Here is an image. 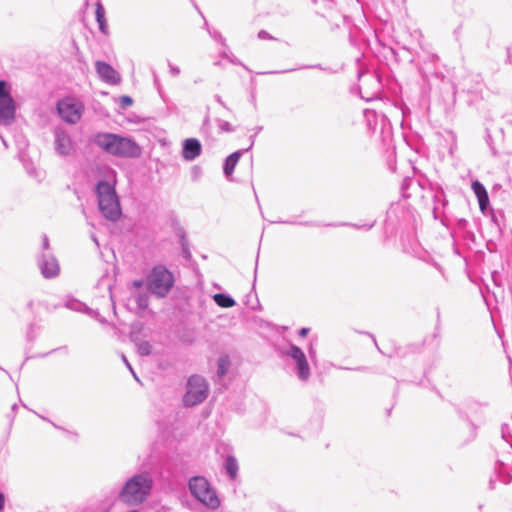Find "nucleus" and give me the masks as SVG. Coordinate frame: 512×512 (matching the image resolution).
<instances>
[{
    "label": "nucleus",
    "instance_id": "f257e3e1",
    "mask_svg": "<svg viewBox=\"0 0 512 512\" xmlns=\"http://www.w3.org/2000/svg\"><path fill=\"white\" fill-rule=\"evenodd\" d=\"M154 479L149 471H142L129 477L119 491V500L129 506L144 503L153 490Z\"/></svg>",
    "mask_w": 512,
    "mask_h": 512
},
{
    "label": "nucleus",
    "instance_id": "f03ea898",
    "mask_svg": "<svg viewBox=\"0 0 512 512\" xmlns=\"http://www.w3.org/2000/svg\"><path fill=\"white\" fill-rule=\"evenodd\" d=\"M93 143L116 157L136 158L141 154L140 146L133 139L114 133L99 132L94 135Z\"/></svg>",
    "mask_w": 512,
    "mask_h": 512
},
{
    "label": "nucleus",
    "instance_id": "7ed1b4c3",
    "mask_svg": "<svg viewBox=\"0 0 512 512\" xmlns=\"http://www.w3.org/2000/svg\"><path fill=\"white\" fill-rule=\"evenodd\" d=\"M99 210L103 216L116 221L121 215V208L114 186L106 181H100L96 187Z\"/></svg>",
    "mask_w": 512,
    "mask_h": 512
},
{
    "label": "nucleus",
    "instance_id": "20e7f679",
    "mask_svg": "<svg viewBox=\"0 0 512 512\" xmlns=\"http://www.w3.org/2000/svg\"><path fill=\"white\" fill-rule=\"evenodd\" d=\"M188 487L191 494L206 507L214 510L220 506V498L206 478L202 476L192 477L189 480Z\"/></svg>",
    "mask_w": 512,
    "mask_h": 512
},
{
    "label": "nucleus",
    "instance_id": "39448f33",
    "mask_svg": "<svg viewBox=\"0 0 512 512\" xmlns=\"http://www.w3.org/2000/svg\"><path fill=\"white\" fill-rule=\"evenodd\" d=\"M174 285V276L164 265H156L147 277L148 290L157 297H165Z\"/></svg>",
    "mask_w": 512,
    "mask_h": 512
},
{
    "label": "nucleus",
    "instance_id": "423d86ee",
    "mask_svg": "<svg viewBox=\"0 0 512 512\" xmlns=\"http://www.w3.org/2000/svg\"><path fill=\"white\" fill-rule=\"evenodd\" d=\"M208 395V383L199 375H193L188 379L187 392L183 401L186 406H195L202 403Z\"/></svg>",
    "mask_w": 512,
    "mask_h": 512
},
{
    "label": "nucleus",
    "instance_id": "0eeeda50",
    "mask_svg": "<svg viewBox=\"0 0 512 512\" xmlns=\"http://www.w3.org/2000/svg\"><path fill=\"white\" fill-rule=\"evenodd\" d=\"M11 86L0 80V125L9 126L15 120L16 103L10 93Z\"/></svg>",
    "mask_w": 512,
    "mask_h": 512
},
{
    "label": "nucleus",
    "instance_id": "6e6552de",
    "mask_svg": "<svg viewBox=\"0 0 512 512\" xmlns=\"http://www.w3.org/2000/svg\"><path fill=\"white\" fill-rule=\"evenodd\" d=\"M282 356L290 358L295 365V372L301 381H307L310 378L311 371L307 361V357L301 348L294 344H290L287 348L280 351Z\"/></svg>",
    "mask_w": 512,
    "mask_h": 512
},
{
    "label": "nucleus",
    "instance_id": "1a4fd4ad",
    "mask_svg": "<svg viewBox=\"0 0 512 512\" xmlns=\"http://www.w3.org/2000/svg\"><path fill=\"white\" fill-rule=\"evenodd\" d=\"M57 112L63 121L76 124L82 117L84 105L75 98L66 97L58 101Z\"/></svg>",
    "mask_w": 512,
    "mask_h": 512
},
{
    "label": "nucleus",
    "instance_id": "9d476101",
    "mask_svg": "<svg viewBox=\"0 0 512 512\" xmlns=\"http://www.w3.org/2000/svg\"><path fill=\"white\" fill-rule=\"evenodd\" d=\"M38 267L46 279L55 278L60 273L58 260L52 253H41L38 257Z\"/></svg>",
    "mask_w": 512,
    "mask_h": 512
},
{
    "label": "nucleus",
    "instance_id": "9b49d317",
    "mask_svg": "<svg viewBox=\"0 0 512 512\" xmlns=\"http://www.w3.org/2000/svg\"><path fill=\"white\" fill-rule=\"evenodd\" d=\"M54 147L56 153L60 156H68L74 149L70 135L62 128L54 130Z\"/></svg>",
    "mask_w": 512,
    "mask_h": 512
},
{
    "label": "nucleus",
    "instance_id": "f8f14e48",
    "mask_svg": "<svg viewBox=\"0 0 512 512\" xmlns=\"http://www.w3.org/2000/svg\"><path fill=\"white\" fill-rule=\"evenodd\" d=\"M95 69L102 81L108 84H118L120 82L119 73L110 64L96 61Z\"/></svg>",
    "mask_w": 512,
    "mask_h": 512
},
{
    "label": "nucleus",
    "instance_id": "ddd939ff",
    "mask_svg": "<svg viewBox=\"0 0 512 512\" xmlns=\"http://www.w3.org/2000/svg\"><path fill=\"white\" fill-rule=\"evenodd\" d=\"M202 145L196 138H187L182 144V157L186 161H193L201 155Z\"/></svg>",
    "mask_w": 512,
    "mask_h": 512
},
{
    "label": "nucleus",
    "instance_id": "4468645a",
    "mask_svg": "<svg viewBox=\"0 0 512 512\" xmlns=\"http://www.w3.org/2000/svg\"><path fill=\"white\" fill-rule=\"evenodd\" d=\"M66 307L68 309L78 311V312H84L91 316L92 318L96 319L101 324H106L107 321L104 317L100 315L98 311H95L89 307L86 306V304L82 303L81 301L77 299H69L66 301Z\"/></svg>",
    "mask_w": 512,
    "mask_h": 512
},
{
    "label": "nucleus",
    "instance_id": "2eb2a0df",
    "mask_svg": "<svg viewBox=\"0 0 512 512\" xmlns=\"http://www.w3.org/2000/svg\"><path fill=\"white\" fill-rule=\"evenodd\" d=\"M471 188L478 199L480 210L485 212L489 206V197L486 188L478 180L472 182Z\"/></svg>",
    "mask_w": 512,
    "mask_h": 512
},
{
    "label": "nucleus",
    "instance_id": "dca6fc26",
    "mask_svg": "<svg viewBox=\"0 0 512 512\" xmlns=\"http://www.w3.org/2000/svg\"><path fill=\"white\" fill-rule=\"evenodd\" d=\"M248 149H240L230 154L224 162L223 171L227 179H231L234 169L239 162L241 156L246 153Z\"/></svg>",
    "mask_w": 512,
    "mask_h": 512
},
{
    "label": "nucleus",
    "instance_id": "f3484780",
    "mask_svg": "<svg viewBox=\"0 0 512 512\" xmlns=\"http://www.w3.org/2000/svg\"><path fill=\"white\" fill-rule=\"evenodd\" d=\"M364 117L367 122V126L369 130L375 132L377 129L378 124H381L382 128L385 125V117L382 114H378L374 110H365L364 111Z\"/></svg>",
    "mask_w": 512,
    "mask_h": 512
},
{
    "label": "nucleus",
    "instance_id": "a211bd4d",
    "mask_svg": "<svg viewBox=\"0 0 512 512\" xmlns=\"http://www.w3.org/2000/svg\"><path fill=\"white\" fill-rule=\"evenodd\" d=\"M224 469L231 480H235L238 475V462L233 455H228L224 462Z\"/></svg>",
    "mask_w": 512,
    "mask_h": 512
},
{
    "label": "nucleus",
    "instance_id": "6ab92c4d",
    "mask_svg": "<svg viewBox=\"0 0 512 512\" xmlns=\"http://www.w3.org/2000/svg\"><path fill=\"white\" fill-rule=\"evenodd\" d=\"M199 13L201 14L202 18L204 19L203 27L207 30L210 37L214 41L219 43L223 48H226L227 47L226 39L222 36V34L218 30L210 28V26H209L208 22L206 21L205 17L203 16V14L200 11H199Z\"/></svg>",
    "mask_w": 512,
    "mask_h": 512
},
{
    "label": "nucleus",
    "instance_id": "aec40b11",
    "mask_svg": "<svg viewBox=\"0 0 512 512\" xmlns=\"http://www.w3.org/2000/svg\"><path fill=\"white\" fill-rule=\"evenodd\" d=\"M213 300L218 306L223 308H231L236 304L235 300L230 295L224 293L215 294Z\"/></svg>",
    "mask_w": 512,
    "mask_h": 512
},
{
    "label": "nucleus",
    "instance_id": "412c9836",
    "mask_svg": "<svg viewBox=\"0 0 512 512\" xmlns=\"http://www.w3.org/2000/svg\"><path fill=\"white\" fill-rule=\"evenodd\" d=\"M230 364H231V362H230L229 356L223 355V356L219 357V359L217 361V373H216L218 379H222L227 374Z\"/></svg>",
    "mask_w": 512,
    "mask_h": 512
},
{
    "label": "nucleus",
    "instance_id": "4be33fe9",
    "mask_svg": "<svg viewBox=\"0 0 512 512\" xmlns=\"http://www.w3.org/2000/svg\"><path fill=\"white\" fill-rule=\"evenodd\" d=\"M282 223L291 224V225H302V226H307V227H320V226L337 227V226H342V224H336V223L323 224V223L317 222V221H304V222L283 221ZM343 225H348V224L347 223H343Z\"/></svg>",
    "mask_w": 512,
    "mask_h": 512
},
{
    "label": "nucleus",
    "instance_id": "5701e85b",
    "mask_svg": "<svg viewBox=\"0 0 512 512\" xmlns=\"http://www.w3.org/2000/svg\"><path fill=\"white\" fill-rule=\"evenodd\" d=\"M96 20L99 24V29L102 32H106V19H105V10L101 3H97L96 11H95Z\"/></svg>",
    "mask_w": 512,
    "mask_h": 512
},
{
    "label": "nucleus",
    "instance_id": "b1692460",
    "mask_svg": "<svg viewBox=\"0 0 512 512\" xmlns=\"http://www.w3.org/2000/svg\"><path fill=\"white\" fill-rule=\"evenodd\" d=\"M219 55L221 58L228 60L230 63L234 65L246 68L245 65L237 57L233 55V53L229 50L228 46L224 48V50L221 51Z\"/></svg>",
    "mask_w": 512,
    "mask_h": 512
},
{
    "label": "nucleus",
    "instance_id": "393cba45",
    "mask_svg": "<svg viewBox=\"0 0 512 512\" xmlns=\"http://www.w3.org/2000/svg\"><path fill=\"white\" fill-rule=\"evenodd\" d=\"M137 353L141 356H148L152 352V346L148 341H135Z\"/></svg>",
    "mask_w": 512,
    "mask_h": 512
},
{
    "label": "nucleus",
    "instance_id": "a878e982",
    "mask_svg": "<svg viewBox=\"0 0 512 512\" xmlns=\"http://www.w3.org/2000/svg\"><path fill=\"white\" fill-rule=\"evenodd\" d=\"M134 300L140 309H146L148 307V296L145 293H138L134 296Z\"/></svg>",
    "mask_w": 512,
    "mask_h": 512
},
{
    "label": "nucleus",
    "instance_id": "bb28decb",
    "mask_svg": "<svg viewBox=\"0 0 512 512\" xmlns=\"http://www.w3.org/2000/svg\"><path fill=\"white\" fill-rule=\"evenodd\" d=\"M434 202H435V206L433 208V214H434V218L437 219L439 216H438V210H439V206L438 204L441 203L443 206H444V194L443 192H439V193H436L434 195Z\"/></svg>",
    "mask_w": 512,
    "mask_h": 512
},
{
    "label": "nucleus",
    "instance_id": "cd10ccee",
    "mask_svg": "<svg viewBox=\"0 0 512 512\" xmlns=\"http://www.w3.org/2000/svg\"><path fill=\"white\" fill-rule=\"evenodd\" d=\"M368 78H369V80H370L371 82H373L374 84H376L377 89H376L374 92H372L371 94H369V95H363V94H361V97H362L363 99L367 100V101H370V100H372V99H374V98H376V97H377L378 92H379V86H380V83H379V81H378L374 76H372V75H369V76H368Z\"/></svg>",
    "mask_w": 512,
    "mask_h": 512
},
{
    "label": "nucleus",
    "instance_id": "c85d7f7f",
    "mask_svg": "<svg viewBox=\"0 0 512 512\" xmlns=\"http://www.w3.org/2000/svg\"><path fill=\"white\" fill-rule=\"evenodd\" d=\"M217 126H218L219 130L222 132L230 133V132L235 131V128L228 121H225L222 119L217 120Z\"/></svg>",
    "mask_w": 512,
    "mask_h": 512
},
{
    "label": "nucleus",
    "instance_id": "c756f323",
    "mask_svg": "<svg viewBox=\"0 0 512 512\" xmlns=\"http://www.w3.org/2000/svg\"><path fill=\"white\" fill-rule=\"evenodd\" d=\"M121 359H122L123 363L126 365V367L129 369L131 374L133 375L134 379L139 382L140 380H139L137 374L135 373L133 367L131 366L130 362L128 361V359L126 358V356L124 354L121 355Z\"/></svg>",
    "mask_w": 512,
    "mask_h": 512
},
{
    "label": "nucleus",
    "instance_id": "7c9ffc66",
    "mask_svg": "<svg viewBox=\"0 0 512 512\" xmlns=\"http://www.w3.org/2000/svg\"><path fill=\"white\" fill-rule=\"evenodd\" d=\"M119 103L122 107L126 108L132 105L133 100L130 96L123 95L119 98Z\"/></svg>",
    "mask_w": 512,
    "mask_h": 512
},
{
    "label": "nucleus",
    "instance_id": "2f4dec72",
    "mask_svg": "<svg viewBox=\"0 0 512 512\" xmlns=\"http://www.w3.org/2000/svg\"><path fill=\"white\" fill-rule=\"evenodd\" d=\"M263 127L262 126H256L253 128V134L250 136V140H251V144L250 146L247 148L248 151L252 148V146L254 145V140H255V137L262 131Z\"/></svg>",
    "mask_w": 512,
    "mask_h": 512
},
{
    "label": "nucleus",
    "instance_id": "473e14b6",
    "mask_svg": "<svg viewBox=\"0 0 512 512\" xmlns=\"http://www.w3.org/2000/svg\"><path fill=\"white\" fill-rule=\"evenodd\" d=\"M258 38L260 40H274V37L270 35L266 30H260L258 32Z\"/></svg>",
    "mask_w": 512,
    "mask_h": 512
},
{
    "label": "nucleus",
    "instance_id": "72a5a7b5",
    "mask_svg": "<svg viewBox=\"0 0 512 512\" xmlns=\"http://www.w3.org/2000/svg\"><path fill=\"white\" fill-rule=\"evenodd\" d=\"M42 249H43L42 253H50L49 252V239H48L47 235H45V234L42 236Z\"/></svg>",
    "mask_w": 512,
    "mask_h": 512
},
{
    "label": "nucleus",
    "instance_id": "f704fd0d",
    "mask_svg": "<svg viewBox=\"0 0 512 512\" xmlns=\"http://www.w3.org/2000/svg\"><path fill=\"white\" fill-rule=\"evenodd\" d=\"M169 71L174 77L180 74V68L178 66L172 65L171 63H169Z\"/></svg>",
    "mask_w": 512,
    "mask_h": 512
},
{
    "label": "nucleus",
    "instance_id": "c9c22d12",
    "mask_svg": "<svg viewBox=\"0 0 512 512\" xmlns=\"http://www.w3.org/2000/svg\"><path fill=\"white\" fill-rule=\"evenodd\" d=\"M308 352H309V356H310V358H311L312 360H314V359L316 358V350H315V348L313 347V345H312V344H310V346H309V351H308Z\"/></svg>",
    "mask_w": 512,
    "mask_h": 512
},
{
    "label": "nucleus",
    "instance_id": "e433bc0d",
    "mask_svg": "<svg viewBox=\"0 0 512 512\" xmlns=\"http://www.w3.org/2000/svg\"><path fill=\"white\" fill-rule=\"evenodd\" d=\"M5 502H6L5 495L0 492V512L4 509Z\"/></svg>",
    "mask_w": 512,
    "mask_h": 512
},
{
    "label": "nucleus",
    "instance_id": "4c0bfd02",
    "mask_svg": "<svg viewBox=\"0 0 512 512\" xmlns=\"http://www.w3.org/2000/svg\"><path fill=\"white\" fill-rule=\"evenodd\" d=\"M374 224H365L363 226H357V225H353L354 227L358 228V229H364V230H370L372 227H373Z\"/></svg>",
    "mask_w": 512,
    "mask_h": 512
},
{
    "label": "nucleus",
    "instance_id": "58836bf2",
    "mask_svg": "<svg viewBox=\"0 0 512 512\" xmlns=\"http://www.w3.org/2000/svg\"><path fill=\"white\" fill-rule=\"evenodd\" d=\"M25 168L30 175L34 174L35 168L32 165L25 164Z\"/></svg>",
    "mask_w": 512,
    "mask_h": 512
},
{
    "label": "nucleus",
    "instance_id": "ea45409f",
    "mask_svg": "<svg viewBox=\"0 0 512 512\" xmlns=\"http://www.w3.org/2000/svg\"><path fill=\"white\" fill-rule=\"evenodd\" d=\"M309 332V329L308 328H301L298 332L299 336L301 337H305Z\"/></svg>",
    "mask_w": 512,
    "mask_h": 512
},
{
    "label": "nucleus",
    "instance_id": "a19ab883",
    "mask_svg": "<svg viewBox=\"0 0 512 512\" xmlns=\"http://www.w3.org/2000/svg\"><path fill=\"white\" fill-rule=\"evenodd\" d=\"M215 100L220 104L222 105L224 108L228 109V107L226 106V104L224 103V101L221 99V97L219 95H216L215 96Z\"/></svg>",
    "mask_w": 512,
    "mask_h": 512
},
{
    "label": "nucleus",
    "instance_id": "79ce46f5",
    "mask_svg": "<svg viewBox=\"0 0 512 512\" xmlns=\"http://www.w3.org/2000/svg\"><path fill=\"white\" fill-rule=\"evenodd\" d=\"M63 431H65V432L67 433V435H68L69 437H71V438H75V439H76V438L78 437V433H77V432H74V431H67V430H65V429H64Z\"/></svg>",
    "mask_w": 512,
    "mask_h": 512
},
{
    "label": "nucleus",
    "instance_id": "37998d69",
    "mask_svg": "<svg viewBox=\"0 0 512 512\" xmlns=\"http://www.w3.org/2000/svg\"><path fill=\"white\" fill-rule=\"evenodd\" d=\"M134 286L135 287H141L142 286V281H134Z\"/></svg>",
    "mask_w": 512,
    "mask_h": 512
},
{
    "label": "nucleus",
    "instance_id": "c03bdc74",
    "mask_svg": "<svg viewBox=\"0 0 512 512\" xmlns=\"http://www.w3.org/2000/svg\"><path fill=\"white\" fill-rule=\"evenodd\" d=\"M49 423H51L57 429L64 430L62 427H60V426L56 425L55 423H53L52 420H49Z\"/></svg>",
    "mask_w": 512,
    "mask_h": 512
},
{
    "label": "nucleus",
    "instance_id": "a18cd8bd",
    "mask_svg": "<svg viewBox=\"0 0 512 512\" xmlns=\"http://www.w3.org/2000/svg\"><path fill=\"white\" fill-rule=\"evenodd\" d=\"M507 52H508V60H509L510 63H512V57L510 55V49H508Z\"/></svg>",
    "mask_w": 512,
    "mask_h": 512
},
{
    "label": "nucleus",
    "instance_id": "49530a36",
    "mask_svg": "<svg viewBox=\"0 0 512 512\" xmlns=\"http://www.w3.org/2000/svg\"><path fill=\"white\" fill-rule=\"evenodd\" d=\"M112 308H113L114 314H116V307H115V303L113 301H112Z\"/></svg>",
    "mask_w": 512,
    "mask_h": 512
},
{
    "label": "nucleus",
    "instance_id": "de8ad7c7",
    "mask_svg": "<svg viewBox=\"0 0 512 512\" xmlns=\"http://www.w3.org/2000/svg\"><path fill=\"white\" fill-rule=\"evenodd\" d=\"M371 337H372V339H373V342H374L375 346L378 348V345H377V342H376L375 337H374L373 335H371Z\"/></svg>",
    "mask_w": 512,
    "mask_h": 512
},
{
    "label": "nucleus",
    "instance_id": "09e8293b",
    "mask_svg": "<svg viewBox=\"0 0 512 512\" xmlns=\"http://www.w3.org/2000/svg\"><path fill=\"white\" fill-rule=\"evenodd\" d=\"M214 65H215V66H220V65H221V62H220V61H216V62L214 63Z\"/></svg>",
    "mask_w": 512,
    "mask_h": 512
},
{
    "label": "nucleus",
    "instance_id": "8fccbe9b",
    "mask_svg": "<svg viewBox=\"0 0 512 512\" xmlns=\"http://www.w3.org/2000/svg\"><path fill=\"white\" fill-rule=\"evenodd\" d=\"M1 139H2L3 144H4L5 146H7L6 141H5L2 137H1Z\"/></svg>",
    "mask_w": 512,
    "mask_h": 512
},
{
    "label": "nucleus",
    "instance_id": "3c124183",
    "mask_svg": "<svg viewBox=\"0 0 512 512\" xmlns=\"http://www.w3.org/2000/svg\"><path fill=\"white\" fill-rule=\"evenodd\" d=\"M12 409H13V410L17 409V405H16V404H14V405L12 406Z\"/></svg>",
    "mask_w": 512,
    "mask_h": 512
}]
</instances>
